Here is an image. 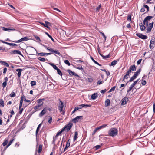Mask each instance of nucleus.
Segmentation results:
<instances>
[{"label": "nucleus", "instance_id": "1", "mask_svg": "<svg viewBox=\"0 0 155 155\" xmlns=\"http://www.w3.org/2000/svg\"><path fill=\"white\" fill-rule=\"evenodd\" d=\"M153 18L152 16H148L145 17L143 21V23L144 25H146L147 27H148L147 29V31L146 33H149L151 31V29L153 27V22H152L149 24L148 25V21H150V19Z\"/></svg>", "mask_w": 155, "mask_h": 155}, {"label": "nucleus", "instance_id": "2", "mask_svg": "<svg viewBox=\"0 0 155 155\" xmlns=\"http://www.w3.org/2000/svg\"><path fill=\"white\" fill-rule=\"evenodd\" d=\"M117 129L115 127L110 128L108 132V135L110 136L115 137L118 134Z\"/></svg>", "mask_w": 155, "mask_h": 155}, {"label": "nucleus", "instance_id": "3", "mask_svg": "<svg viewBox=\"0 0 155 155\" xmlns=\"http://www.w3.org/2000/svg\"><path fill=\"white\" fill-rule=\"evenodd\" d=\"M141 71V68L139 69L136 72L134 73L133 76L130 78V80L128 81L126 83V85H127V83L129 82H131L132 81L134 80L140 74V73Z\"/></svg>", "mask_w": 155, "mask_h": 155}, {"label": "nucleus", "instance_id": "4", "mask_svg": "<svg viewBox=\"0 0 155 155\" xmlns=\"http://www.w3.org/2000/svg\"><path fill=\"white\" fill-rule=\"evenodd\" d=\"M59 101L60 102V104H59L58 108L60 112L64 114L65 112H64V111L63 110V108L64 106L63 103L61 100H59Z\"/></svg>", "mask_w": 155, "mask_h": 155}, {"label": "nucleus", "instance_id": "5", "mask_svg": "<svg viewBox=\"0 0 155 155\" xmlns=\"http://www.w3.org/2000/svg\"><path fill=\"white\" fill-rule=\"evenodd\" d=\"M73 124L72 122H69L68 124L65 125L62 129L64 131L66 130L67 132L72 127Z\"/></svg>", "mask_w": 155, "mask_h": 155}, {"label": "nucleus", "instance_id": "6", "mask_svg": "<svg viewBox=\"0 0 155 155\" xmlns=\"http://www.w3.org/2000/svg\"><path fill=\"white\" fill-rule=\"evenodd\" d=\"M35 50L36 51V49L32 47H28L27 48V50L28 54H32Z\"/></svg>", "mask_w": 155, "mask_h": 155}, {"label": "nucleus", "instance_id": "7", "mask_svg": "<svg viewBox=\"0 0 155 155\" xmlns=\"http://www.w3.org/2000/svg\"><path fill=\"white\" fill-rule=\"evenodd\" d=\"M29 39L27 37H24L17 41H12L13 42L15 43H19L22 41H28Z\"/></svg>", "mask_w": 155, "mask_h": 155}, {"label": "nucleus", "instance_id": "8", "mask_svg": "<svg viewBox=\"0 0 155 155\" xmlns=\"http://www.w3.org/2000/svg\"><path fill=\"white\" fill-rule=\"evenodd\" d=\"M136 35L140 38L143 39H146L148 38V37L147 36L143 35L141 33H137L136 34Z\"/></svg>", "mask_w": 155, "mask_h": 155}, {"label": "nucleus", "instance_id": "9", "mask_svg": "<svg viewBox=\"0 0 155 155\" xmlns=\"http://www.w3.org/2000/svg\"><path fill=\"white\" fill-rule=\"evenodd\" d=\"M10 54H18L21 56H23L22 54L21 53V51L18 50H14L11 51V52H10Z\"/></svg>", "mask_w": 155, "mask_h": 155}, {"label": "nucleus", "instance_id": "10", "mask_svg": "<svg viewBox=\"0 0 155 155\" xmlns=\"http://www.w3.org/2000/svg\"><path fill=\"white\" fill-rule=\"evenodd\" d=\"M83 116H77L75 118L72 119V121L73 122L76 123L77 122L79 121V120L81 119H82Z\"/></svg>", "mask_w": 155, "mask_h": 155}, {"label": "nucleus", "instance_id": "11", "mask_svg": "<svg viewBox=\"0 0 155 155\" xmlns=\"http://www.w3.org/2000/svg\"><path fill=\"white\" fill-rule=\"evenodd\" d=\"M128 101V99L126 97H124L121 100V104L122 105H124L125 104L127 101Z\"/></svg>", "mask_w": 155, "mask_h": 155}, {"label": "nucleus", "instance_id": "12", "mask_svg": "<svg viewBox=\"0 0 155 155\" xmlns=\"http://www.w3.org/2000/svg\"><path fill=\"white\" fill-rule=\"evenodd\" d=\"M155 44V41L154 40H151L150 42L149 47L150 49H152L154 47V45Z\"/></svg>", "mask_w": 155, "mask_h": 155}, {"label": "nucleus", "instance_id": "13", "mask_svg": "<svg viewBox=\"0 0 155 155\" xmlns=\"http://www.w3.org/2000/svg\"><path fill=\"white\" fill-rule=\"evenodd\" d=\"M107 126V124H103L102 125H101L97 127L94 129V132H96L97 130L99 129H101L102 128H104L106 127Z\"/></svg>", "mask_w": 155, "mask_h": 155}, {"label": "nucleus", "instance_id": "14", "mask_svg": "<svg viewBox=\"0 0 155 155\" xmlns=\"http://www.w3.org/2000/svg\"><path fill=\"white\" fill-rule=\"evenodd\" d=\"M50 50L51 54H56L59 55H61L60 52L58 50H54L52 48Z\"/></svg>", "mask_w": 155, "mask_h": 155}, {"label": "nucleus", "instance_id": "15", "mask_svg": "<svg viewBox=\"0 0 155 155\" xmlns=\"http://www.w3.org/2000/svg\"><path fill=\"white\" fill-rule=\"evenodd\" d=\"M37 54H38V55L45 56L46 55H50L51 54V53H45L43 52H41L38 53L37 52Z\"/></svg>", "mask_w": 155, "mask_h": 155}, {"label": "nucleus", "instance_id": "16", "mask_svg": "<svg viewBox=\"0 0 155 155\" xmlns=\"http://www.w3.org/2000/svg\"><path fill=\"white\" fill-rule=\"evenodd\" d=\"M140 29L142 31H143L146 29V27L143 25L142 23H140L139 24Z\"/></svg>", "mask_w": 155, "mask_h": 155}, {"label": "nucleus", "instance_id": "17", "mask_svg": "<svg viewBox=\"0 0 155 155\" xmlns=\"http://www.w3.org/2000/svg\"><path fill=\"white\" fill-rule=\"evenodd\" d=\"M46 108H44L39 114L40 117H42L46 112Z\"/></svg>", "mask_w": 155, "mask_h": 155}, {"label": "nucleus", "instance_id": "18", "mask_svg": "<svg viewBox=\"0 0 155 155\" xmlns=\"http://www.w3.org/2000/svg\"><path fill=\"white\" fill-rule=\"evenodd\" d=\"M119 61V59H117V60H114L110 64V66H114Z\"/></svg>", "mask_w": 155, "mask_h": 155}, {"label": "nucleus", "instance_id": "19", "mask_svg": "<svg viewBox=\"0 0 155 155\" xmlns=\"http://www.w3.org/2000/svg\"><path fill=\"white\" fill-rule=\"evenodd\" d=\"M16 71L18 72L17 75L18 77V78H20L21 77V71H22V69H16Z\"/></svg>", "mask_w": 155, "mask_h": 155}, {"label": "nucleus", "instance_id": "20", "mask_svg": "<svg viewBox=\"0 0 155 155\" xmlns=\"http://www.w3.org/2000/svg\"><path fill=\"white\" fill-rule=\"evenodd\" d=\"M42 125V123H41L40 124H39V125L38 126L37 128L36 129V132H35V135L36 136V137H37L38 134L39 132V129Z\"/></svg>", "mask_w": 155, "mask_h": 155}, {"label": "nucleus", "instance_id": "21", "mask_svg": "<svg viewBox=\"0 0 155 155\" xmlns=\"http://www.w3.org/2000/svg\"><path fill=\"white\" fill-rule=\"evenodd\" d=\"M129 70L131 71H135L136 70V68L134 65H133L130 66Z\"/></svg>", "mask_w": 155, "mask_h": 155}, {"label": "nucleus", "instance_id": "22", "mask_svg": "<svg viewBox=\"0 0 155 155\" xmlns=\"http://www.w3.org/2000/svg\"><path fill=\"white\" fill-rule=\"evenodd\" d=\"M3 30L5 31H8L9 32H10L12 31H15V29L13 28H6L4 27H3Z\"/></svg>", "mask_w": 155, "mask_h": 155}, {"label": "nucleus", "instance_id": "23", "mask_svg": "<svg viewBox=\"0 0 155 155\" xmlns=\"http://www.w3.org/2000/svg\"><path fill=\"white\" fill-rule=\"evenodd\" d=\"M105 107H107L109 106L110 104V100L109 99H107L105 101Z\"/></svg>", "mask_w": 155, "mask_h": 155}, {"label": "nucleus", "instance_id": "24", "mask_svg": "<svg viewBox=\"0 0 155 155\" xmlns=\"http://www.w3.org/2000/svg\"><path fill=\"white\" fill-rule=\"evenodd\" d=\"M98 97V95L97 93H94L91 96V98L92 99L94 100L97 98Z\"/></svg>", "mask_w": 155, "mask_h": 155}, {"label": "nucleus", "instance_id": "25", "mask_svg": "<svg viewBox=\"0 0 155 155\" xmlns=\"http://www.w3.org/2000/svg\"><path fill=\"white\" fill-rule=\"evenodd\" d=\"M0 63L7 67H9L8 64L5 61L0 60Z\"/></svg>", "mask_w": 155, "mask_h": 155}, {"label": "nucleus", "instance_id": "26", "mask_svg": "<svg viewBox=\"0 0 155 155\" xmlns=\"http://www.w3.org/2000/svg\"><path fill=\"white\" fill-rule=\"evenodd\" d=\"M8 139L5 138L4 140V141L2 145L4 146H5L6 145H7L8 143Z\"/></svg>", "mask_w": 155, "mask_h": 155}, {"label": "nucleus", "instance_id": "27", "mask_svg": "<svg viewBox=\"0 0 155 155\" xmlns=\"http://www.w3.org/2000/svg\"><path fill=\"white\" fill-rule=\"evenodd\" d=\"M78 132L77 131H76L75 132L74 134V138L73 140L74 141V142L76 140V139L78 138Z\"/></svg>", "mask_w": 155, "mask_h": 155}, {"label": "nucleus", "instance_id": "28", "mask_svg": "<svg viewBox=\"0 0 155 155\" xmlns=\"http://www.w3.org/2000/svg\"><path fill=\"white\" fill-rule=\"evenodd\" d=\"M90 58L93 61V62L95 64L98 65L99 66H101V65L99 64L98 62H97L96 61H95L93 58L91 56H90Z\"/></svg>", "mask_w": 155, "mask_h": 155}, {"label": "nucleus", "instance_id": "29", "mask_svg": "<svg viewBox=\"0 0 155 155\" xmlns=\"http://www.w3.org/2000/svg\"><path fill=\"white\" fill-rule=\"evenodd\" d=\"M67 71L69 73V75L71 76L73 75L74 74H75L74 72L72 71L70 69H68Z\"/></svg>", "mask_w": 155, "mask_h": 155}, {"label": "nucleus", "instance_id": "30", "mask_svg": "<svg viewBox=\"0 0 155 155\" xmlns=\"http://www.w3.org/2000/svg\"><path fill=\"white\" fill-rule=\"evenodd\" d=\"M37 102L41 106L43 105V102L41 101L40 99H38L37 100Z\"/></svg>", "mask_w": 155, "mask_h": 155}, {"label": "nucleus", "instance_id": "31", "mask_svg": "<svg viewBox=\"0 0 155 155\" xmlns=\"http://www.w3.org/2000/svg\"><path fill=\"white\" fill-rule=\"evenodd\" d=\"M4 102L3 99H1L0 100V106L2 107H4Z\"/></svg>", "mask_w": 155, "mask_h": 155}, {"label": "nucleus", "instance_id": "32", "mask_svg": "<svg viewBox=\"0 0 155 155\" xmlns=\"http://www.w3.org/2000/svg\"><path fill=\"white\" fill-rule=\"evenodd\" d=\"M82 108L84 107H91V105L90 104H83L80 105Z\"/></svg>", "mask_w": 155, "mask_h": 155}, {"label": "nucleus", "instance_id": "33", "mask_svg": "<svg viewBox=\"0 0 155 155\" xmlns=\"http://www.w3.org/2000/svg\"><path fill=\"white\" fill-rule=\"evenodd\" d=\"M42 145L40 144L39 146L38 152L39 153H40L42 150Z\"/></svg>", "mask_w": 155, "mask_h": 155}, {"label": "nucleus", "instance_id": "34", "mask_svg": "<svg viewBox=\"0 0 155 155\" xmlns=\"http://www.w3.org/2000/svg\"><path fill=\"white\" fill-rule=\"evenodd\" d=\"M145 76L144 75L142 77V79L141 80V81H142L141 84L143 85H144L146 84V81L145 80H143V79L144 78Z\"/></svg>", "mask_w": 155, "mask_h": 155}, {"label": "nucleus", "instance_id": "35", "mask_svg": "<svg viewBox=\"0 0 155 155\" xmlns=\"http://www.w3.org/2000/svg\"><path fill=\"white\" fill-rule=\"evenodd\" d=\"M14 139H15L13 138L10 140V141H9V143H8V144L6 146V148H8L10 145L12 144V143L13 142V141L14 140Z\"/></svg>", "mask_w": 155, "mask_h": 155}, {"label": "nucleus", "instance_id": "36", "mask_svg": "<svg viewBox=\"0 0 155 155\" xmlns=\"http://www.w3.org/2000/svg\"><path fill=\"white\" fill-rule=\"evenodd\" d=\"M57 73H58V74L59 75H60L61 76H62V73L61 72V71L59 69V68H58L57 70Z\"/></svg>", "mask_w": 155, "mask_h": 155}, {"label": "nucleus", "instance_id": "37", "mask_svg": "<svg viewBox=\"0 0 155 155\" xmlns=\"http://www.w3.org/2000/svg\"><path fill=\"white\" fill-rule=\"evenodd\" d=\"M38 59L41 61L44 62L46 61V59L45 58H42L41 57H39Z\"/></svg>", "mask_w": 155, "mask_h": 155}, {"label": "nucleus", "instance_id": "38", "mask_svg": "<svg viewBox=\"0 0 155 155\" xmlns=\"http://www.w3.org/2000/svg\"><path fill=\"white\" fill-rule=\"evenodd\" d=\"M45 33L51 39V40L54 42V40L53 39V38L47 32H45Z\"/></svg>", "mask_w": 155, "mask_h": 155}, {"label": "nucleus", "instance_id": "39", "mask_svg": "<svg viewBox=\"0 0 155 155\" xmlns=\"http://www.w3.org/2000/svg\"><path fill=\"white\" fill-rule=\"evenodd\" d=\"M11 97H13L15 96V93L13 91L9 95Z\"/></svg>", "mask_w": 155, "mask_h": 155}, {"label": "nucleus", "instance_id": "40", "mask_svg": "<svg viewBox=\"0 0 155 155\" xmlns=\"http://www.w3.org/2000/svg\"><path fill=\"white\" fill-rule=\"evenodd\" d=\"M64 62L66 64L68 65V66H70L71 65V64L69 62V61H68V60H65Z\"/></svg>", "mask_w": 155, "mask_h": 155}, {"label": "nucleus", "instance_id": "41", "mask_svg": "<svg viewBox=\"0 0 155 155\" xmlns=\"http://www.w3.org/2000/svg\"><path fill=\"white\" fill-rule=\"evenodd\" d=\"M36 84V82L35 81H32L31 82V84L32 86H35Z\"/></svg>", "mask_w": 155, "mask_h": 155}, {"label": "nucleus", "instance_id": "42", "mask_svg": "<svg viewBox=\"0 0 155 155\" xmlns=\"http://www.w3.org/2000/svg\"><path fill=\"white\" fill-rule=\"evenodd\" d=\"M57 137H56V136L53 137V140L52 141V143L54 145L55 144V141L57 139Z\"/></svg>", "mask_w": 155, "mask_h": 155}, {"label": "nucleus", "instance_id": "43", "mask_svg": "<svg viewBox=\"0 0 155 155\" xmlns=\"http://www.w3.org/2000/svg\"><path fill=\"white\" fill-rule=\"evenodd\" d=\"M63 131H64L62 129V130H61V131H59V132H58L57 133V134H56V135L55 136H56V137H58V136L61 133H62V132H63Z\"/></svg>", "mask_w": 155, "mask_h": 155}, {"label": "nucleus", "instance_id": "44", "mask_svg": "<svg viewBox=\"0 0 155 155\" xmlns=\"http://www.w3.org/2000/svg\"><path fill=\"white\" fill-rule=\"evenodd\" d=\"M70 143H67L65 148L64 149V151H65L70 146Z\"/></svg>", "mask_w": 155, "mask_h": 155}, {"label": "nucleus", "instance_id": "45", "mask_svg": "<svg viewBox=\"0 0 155 155\" xmlns=\"http://www.w3.org/2000/svg\"><path fill=\"white\" fill-rule=\"evenodd\" d=\"M116 86H114L110 89V90L108 92L110 93L113 91H114V90Z\"/></svg>", "mask_w": 155, "mask_h": 155}, {"label": "nucleus", "instance_id": "46", "mask_svg": "<svg viewBox=\"0 0 155 155\" xmlns=\"http://www.w3.org/2000/svg\"><path fill=\"white\" fill-rule=\"evenodd\" d=\"M143 7L144 8H146L147 9V11L146 12H148L149 11V7L148 6H147V5H143Z\"/></svg>", "mask_w": 155, "mask_h": 155}, {"label": "nucleus", "instance_id": "47", "mask_svg": "<svg viewBox=\"0 0 155 155\" xmlns=\"http://www.w3.org/2000/svg\"><path fill=\"white\" fill-rule=\"evenodd\" d=\"M52 121V117L49 116V119L48 120V123L49 124H51Z\"/></svg>", "mask_w": 155, "mask_h": 155}, {"label": "nucleus", "instance_id": "48", "mask_svg": "<svg viewBox=\"0 0 155 155\" xmlns=\"http://www.w3.org/2000/svg\"><path fill=\"white\" fill-rule=\"evenodd\" d=\"M7 83L6 82L4 81L3 82V83L2 84V85L3 88H4L5 87H6V86L7 85Z\"/></svg>", "mask_w": 155, "mask_h": 155}, {"label": "nucleus", "instance_id": "49", "mask_svg": "<svg viewBox=\"0 0 155 155\" xmlns=\"http://www.w3.org/2000/svg\"><path fill=\"white\" fill-rule=\"evenodd\" d=\"M75 108L76 109V110H78L82 109V108L81 105H79L78 106H77V107H75Z\"/></svg>", "mask_w": 155, "mask_h": 155}, {"label": "nucleus", "instance_id": "50", "mask_svg": "<svg viewBox=\"0 0 155 155\" xmlns=\"http://www.w3.org/2000/svg\"><path fill=\"white\" fill-rule=\"evenodd\" d=\"M40 23L42 25H43V26H44V27H46L47 28H49V27H47V25L45 23V24H44L42 22H40Z\"/></svg>", "mask_w": 155, "mask_h": 155}, {"label": "nucleus", "instance_id": "51", "mask_svg": "<svg viewBox=\"0 0 155 155\" xmlns=\"http://www.w3.org/2000/svg\"><path fill=\"white\" fill-rule=\"evenodd\" d=\"M23 101L22 99H21L20 101V104H19V107L20 108H21L22 105L23 104Z\"/></svg>", "mask_w": 155, "mask_h": 155}, {"label": "nucleus", "instance_id": "52", "mask_svg": "<svg viewBox=\"0 0 155 155\" xmlns=\"http://www.w3.org/2000/svg\"><path fill=\"white\" fill-rule=\"evenodd\" d=\"M21 99H22V100H24L25 101H26L27 100L26 99L24 95H23L21 96Z\"/></svg>", "mask_w": 155, "mask_h": 155}, {"label": "nucleus", "instance_id": "53", "mask_svg": "<svg viewBox=\"0 0 155 155\" xmlns=\"http://www.w3.org/2000/svg\"><path fill=\"white\" fill-rule=\"evenodd\" d=\"M45 23L47 25L48 27H49L48 26H51L52 25L51 23L48 21H45Z\"/></svg>", "mask_w": 155, "mask_h": 155}, {"label": "nucleus", "instance_id": "54", "mask_svg": "<svg viewBox=\"0 0 155 155\" xmlns=\"http://www.w3.org/2000/svg\"><path fill=\"white\" fill-rule=\"evenodd\" d=\"M19 113L20 114H21L22 111H23V108H20V107H19Z\"/></svg>", "mask_w": 155, "mask_h": 155}, {"label": "nucleus", "instance_id": "55", "mask_svg": "<svg viewBox=\"0 0 155 155\" xmlns=\"http://www.w3.org/2000/svg\"><path fill=\"white\" fill-rule=\"evenodd\" d=\"M40 107H41V106L39 105L38 104V105L35 106L34 107V109L35 110H36L37 109H38Z\"/></svg>", "mask_w": 155, "mask_h": 155}, {"label": "nucleus", "instance_id": "56", "mask_svg": "<svg viewBox=\"0 0 155 155\" xmlns=\"http://www.w3.org/2000/svg\"><path fill=\"white\" fill-rule=\"evenodd\" d=\"M110 57V55L109 54L107 55L104 56L103 57H104V59H107V58H109Z\"/></svg>", "mask_w": 155, "mask_h": 155}, {"label": "nucleus", "instance_id": "57", "mask_svg": "<svg viewBox=\"0 0 155 155\" xmlns=\"http://www.w3.org/2000/svg\"><path fill=\"white\" fill-rule=\"evenodd\" d=\"M101 4L96 8V10L97 11H99L100 10L101 8Z\"/></svg>", "mask_w": 155, "mask_h": 155}, {"label": "nucleus", "instance_id": "58", "mask_svg": "<svg viewBox=\"0 0 155 155\" xmlns=\"http://www.w3.org/2000/svg\"><path fill=\"white\" fill-rule=\"evenodd\" d=\"M142 60V59H139V60H138V61H137V65L140 64L141 63Z\"/></svg>", "mask_w": 155, "mask_h": 155}, {"label": "nucleus", "instance_id": "59", "mask_svg": "<svg viewBox=\"0 0 155 155\" xmlns=\"http://www.w3.org/2000/svg\"><path fill=\"white\" fill-rule=\"evenodd\" d=\"M131 16L130 15H129L127 16V20L128 21H131Z\"/></svg>", "mask_w": 155, "mask_h": 155}, {"label": "nucleus", "instance_id": "60", "mask_svg": "<svg viewBox=\"0 0 155 155\" xmlns=\"http://www.w3.org/2000/svg\"><path fill=\"white\" fill-rule=\"evenodd\" d=\"M7 71V68H6L5 67L3 69V73L4 74H6V73Z\"/></svg>", "mask_w": 155, "mask_h": 155}, {"label": "nucleus", "instance_id": "61", "mask_svg": "<svg viewBox=\"0 0 155 155\" xmlns=\"http://www.w3.org/2000/svg\"><path fill=\"white\" fill-rule=\"evenodd\" d=\"M131 71H130L129 70L126 72V74L127 76H128L130 73Z\"/></svg>", "mask_w": 155, "mask_h": 155}, {"label": "nucleus", "instance_id": "62", "mask_svg": "<svg viewBox=\"0 0 155 155\" xmlns=\"http://www.w3.org/2000/svg\"><path fill=\"white\" fill-rule=\"evenodd\" d=\"M133 88L131 87H130L127 90V93H128L130 92V91Z\"/></svg>", "mask_w": 155, "mask_h": 155}, {"label": "nucleus", "instance_id": "63", "mask_svg": "<svg viewBox=\"0 0 155 155\" xmlns=\"http://www.w3.org/2000/svg\"><path fill=\"white\" fill-rule=\"evenodd\" d=\"M128 78V76L127 75H125L123 78V81L125 79H127Z\"/></svg>", "mask_w": 155, "mask_h": 155}, {"label": "nucleus", "instance_id": "64", "mask_svg": "<svg viewBox=\"0 0 155 155\" xmlns=\"http://www.w3.org/2000/svg\"><path fill=\"white\" fill-rule=\"evenodd\" d=\"M75 68L80 70H82L83 69V68L82 66L80 67H75Z\"/></svg>", "mask_w": 155, "mask_h": 155}]
</instances>
